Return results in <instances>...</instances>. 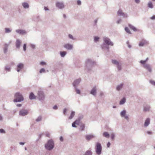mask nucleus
<instances>
[{"mask_svg":"<svg viewBox=\"0 0 155 155\" xmlns=\"http://www.w3.org/2000/svg\"><path fill=\"white\" fill-rule=\"evenodd\" d=\"M66 111H67L66 108H64L63 110V114H65L66 112Z\"/></svg>","mask_w":155,"mask_h":155,"instance_id":"obj_55","label":"nucleus"},{"mask_svg":"<svg viewBox=\"0 0 155 155\" xmlns=\"http://www.w3.org/2000/svg\"><path fill=\"white\" fill-rule=\"evenodd\" d=\"M53 109L54 110H56L58 109V107L57 105H54L53 107Z\"/></svg>","mask_w":155,"mask_h":155,"instance_id":"obj_58","label":"nucleus"},{"mask_svg":"<svg viewBox=\"0 0 155 155\" xmlns=\"http://www.w3.org/2000/svg\"><path fill=\"white\" fill-rule=\"evenodd\" d=\"M101 47L103 50H107V51H109V45L105 43L104 42L101 45Z\"/></svg>","mask_w":155,"mask_h":155,"instance_id":"obj_14","label":"nucleus"},{"mask_svg":"<svg viewBox=\"0 0 155 155\" xmlns=\"http://www.w3.org/2000/svg\"><path fill=\"white\" fill-rule=\"evenodd\" d=\"M21 42L19 39H17L16 42V47L17 48L19 49L20 48Z\"/></svg>","mask_w":155,"mask_h":155,"instance_id":"obj_22","label":"nucleus"},{"mask_svg":"<svg viewBox=\"0 0 155 155\" xmlns=\"http://www.w3.org/2000/svg\"><path fill=\"white\" fill-rule=\"evenodd\" d=\"M81 81V79L78 78L75 80L73 83L72 84L74 88L77 87Z\"/></svg>","mask_w":155,"mask_h":155,"instance_id":"obj_13","label":"nucleus"},{"mask_svg":"<svg viewBox=\"0 0 155 155\" xmlns=\"http://www.w3.org/2000/svg\"><path fill=\"white\" fill-rule=\"evenodd\" d=\"M25 142H20L19 143V144L21 145H23L25 144Z\"/></svg>","mask_w":155,"mask_h":155,"instance_id":"obj_64","label":"nucleus"},{"mask_svg":"<svg viewBox=\"0 0 155 155\" xmlns=\"http://www.w3.org/2000/svg\"><path fill=\"white\" fill-rule=\"evenodd\" d=\"M147 6L148 7L151 9L153 8V5L152 2L150 1L148 2L147 4Z\"/></svg>","mask_w":155,"mask_h":155,"instance_id":"obj_28","label":"nucleus"},{"mask_svg":"<svg viewBox=\"0 0 155 155\" xmlns=\"http://www.w3.org/2000/svg\"><path fill=\"white\" fill-rule=\"evenodd\" d=\"M9 45V44H5L3 48L4 52L5 53H7Z\"/></svg>","mask_w":155,"mask_h":155,"instance_id":"obj_24","label":"nucleus"},{"mask_svg":"<svg viewBox=\"0 0 155 155\" xmlns=\"http://www.w3.org/2000/svg\"><path fill=\"white\" fill-rule=\"evenodd\" d=\"M150 122V119L149 118H147L146 120H145L144 124V126L145 127H147Z\"/></svg>","mask_w":155,"mask_h":155,"instance_id":"obj_21","label":"nucleus"},{"mask_svg":"<svg viewBox=\"0 0 155 155\" xmlns=\"http://www.w3.org/2000/svg\"><path fill=\"white\" fill-rule=\"evenodd\" d=\"M83 116H81L79 117L78 120H79V121H80L81 120V119H82L83 118Z\"/></svg>","mask_w":155,"mask_h":155,"instance_id":"obj_60","label":"nucleus"},{"mask_svg":"<svg viewBox=\"0 0 155 155\" xmlns=\"http://www.w3.org/2000/svg\"><path fill=\"white\" fill-rule=\"evenodd\" d=\"M103 136L106 138H108L110 137V135L107 132H104L103 134Z\"/></svg>","mask_w":155,"mask_h":155,"instance_id":"obj_32","label":"nucleus"},{"mask_svg":"<svg viewBox=\"0 0 155 155\" xmlns=\"http://www.w3.org/2000/svg\"><path fill=\"white\" fill-rule=\"evenodd\" d=\"M126 101V99L125 97H123L120 101V104L122 105L124 104Z\"/></svg>","mask_w":155,"mask_h":155,"instance_id":"obj_27","label":"nucleus"},{"mask_svg":"<svg viewBox=\"0 0 155 155\" xmlns=\"http://www.w3.org/2000/svg\"><path fill=\"white\" fill-rule=\"evenodd\" d=\"M115 134L114 133H112L111 135V139L112 140H114V139Z\"/></svg>","mask_w":155,"mask_h":155,"instance_id":"obj_44","label":"nucleus"},{"mask_svg":"<svg viewBox=\"0 0 155 155\" xmlns=\"http://www.w3.org/2000/svg\"><path fill=\"white\" fill-rule=\"evenodd\" d=\"M54 147V143L52 140H48L47 143L45 145V148L49 151L51 150Z\"/></svg>","mask_w":155,"mask_h":155,"instance_id":"obj_3","label":"nucleus"},{"mask_svg":"<svg viewBox=\"0 0 155 155\" xmlns=\"http://www.w3.org/2000/svg\"><path fill=\"white\" fill-rule=\"evenodd\" d=\"M60 54L61 57H64L67 54V52L65 51H61L60 52Z\"/></svg>","mask_w":155,"mask_h":155,"instance_id":"obj_34","label":"nucleus"},{"mask_svg":"<svg viewBox=\"0 0 155 155\" xmlns=\"http://www.w3.org/2000/svg\"><path fill=\"white\" fill-rule=\"evenodd\" d=\"M103 41L104 42L109 45L113 46L114 45L113 42L111 41L110 40L106 37L103 38Z\"/></svg>","mask_w":155,"mask_h":155,"instance_id":"obj_7","label":"nucleus"},{"mask_svg":"<svg viewBox=\"0 0 155 155\" xmlns=\"http://www.w3.org/2000/svg\"><path fill=\"white\" fill-rule=\"evenodd\" d=\"M125 31L128 33L129 34H131V32L130 31L129 29L127 27H125Z\"/></svg>","mask_w":155,"mask_h":155,"instance_id":"obj_43","label":"nucleus"},{"mask_svg":"<svg viewBox=\"0 0 155 155\" xmlns=\"http://www.w3.org/2000/svg\"><path fill=\"white\" fill-rule=\"evenodd\" d=\"M143 67L144 68L150 72H152V68L150 64H146L143 65Z\"/></svg>","mask_w":155,"mask_h":155,"instance_id":"obj_16","label":"nucleus"},{"mask_svg":"<svg viewBox=\"0 0 155 155\" xmlns=\"http://www.w3.org/2000/svg\"><path fill=\"white\" fill-rule=\"evenodd\" d=\"M68 36L69 38L70 39H71L72 40H76V38H74L73 37V35L70 34H69L68 35Z\"/></svg>","mask_w":155,"mask_h":155,"instance_id":"obj_39","label":"nucleus"},{"mask_svg":"<svg viewBox=\"0 0 155 155\" xmlns=\"http://www.w3.org/2000/svg\"><path fill=\"white\" fill-rule=\"evenodd\" d=\"M46 136L47 137H50V134L48 133H46Z\"/></svg>","mask_w":155,"mask_h":155,"instance_id":"obj_63","label":"nucleus"},{"mask_svg":"<svg viewBox=\"0 0 155 155\" xmlns=\"http://www.w3.org/2000/svg\"><path fill=\"white\" fill-rule=\"evenodd\" d=\"M13 100L14 102H20L24 100L23 95L19 92L16 93L15 94Z\"/></svg>","mask_w":155,"mask_h":155,"instance_id":"obj_2","label":"nucleus"},{"mask_svg":"<svg viewBox=\"0 0 155 155\" xmlns=\"http://www.w3.org/2000/svg\"><path fill=\"white\" fill-rule=\"evenodd\" d=\"M26 44H25L23 45V50L25 51L26 50Z\"/></svg>","mask_w":155,"mask_h":155,"instance_id":"obj_50","label":"nucleus"},{"mask_svg":"<svg viewBox=\"0 0 155 155\" xmlns=\"http://www.w3.org/2000/svg\"><path fill=\"white\" fill-rule=\"evenodd\" d=\"M16 32L20 35H25L27 34V32L24 30L18 29L16 30Z\"/></svg>","mask_w":155,"mask_h":155,"instance_id":"obj_10","label":"nucleus"},{"mask_svg":"<svg viewBox=\"0 0 155 155\" xmlns=\"http://www.w3.org/2000/svg\"><path fill=\"white\" fill-rule=\"evenodd\" d=\"M3 118L1 114H0V121H2L3 120Z\"/></svg>","mask_w":155,"mask_h":155,"instance_id":"obj_54","label":"nucleus"},{"mask_svg":"<svg viewBox=\"0 0 155 155\" xmlns=\"http://www.w3.org/2000/svg\"><path fill=\"white\" fill-rule=\"evenodd\" d=\"M80 127L81 131H83L84 129L85 125L84 124H82L80 125Z\"/></svg>","mask_w":155,"mask_h":155,"instance_id":"obj_40","label":"nucleus"},{"mask_svg":"<svg viewBox=\"0 0 155 155\" xmlns=\"http://www.w3.org/2000/svg\"><path fill=\"white\" fill-rule=\"evenodd\" d=\"M117 15L119 16H122L124 18H127L128 15L127 13L123 12L122 10L120 9L117 12Z\"/></svg>","mask_w":155,"mask_h":155,"instance_id":"obj_8","label":"nucleus"},{"mask_svg":"<svg viewBox=\"0 0 155 155\" xmlns=\"http://www.w3.org/2000/svg\"><path fill=\"white\" fill-rule=\"evenodd\" d=\"M110 142H108L107 144V147H110Z\"/></svg>","mask_w":155,"mask_h":155,"instance_id":"obj_61","label":"nucleus"},{"mask_svg":"<svg viewBox=\"0 0 155 155\" xmlns=\"http://www.w3.org/2000/svg\"><path fill=\"white\" fill-rule=\"evenodd\" d=\"M30 46L33 49H35V45L33 44H31Z\"/></svg>","mask_w":155,"mask_h":155,"instance_id":"obj_48","label":"nucleus"},{"mask_svg":"<svg viewBox=\"0 0 155 155\" xmlns=\"http://www.w3.org/2000/svg\"><path fill=\"white\" fill-rule=\"evenodd\" d=\"M60 140L61 141H63V138L61 136L60 137Z\"/></svg>","mask_w":155,"mask_h":155,"instance_id":"obj_59","label":"nucleus"},{"mask_svg":"<svg viewBox=\"0 0 155 155\" xmlns=\"http://www.w3.org/2000/svg\"><path fill=\"white\" fill-rule=\"evenodd\" d=\"M28 113V110L23 109L20 111L19 115L21 116H24L27 115Z\"/></svg>","mask_w":155,"mask_h":155,"instance_id":"obj_11","label":"nucleus"},{"mask_svg":"<svg viewBox=\"0 0 155 155\" xmlns=\"http://www.w3.org/2000/svg\"><path fill=\"white\" fill-rule=\"evenodd\" d=\"M77 4L78 5H81V2L79 0H78L77 1Z\"/></svg>","mask_w":155,"mask_h":155,"instance_id":"obj_52","label":"nucleus"},{"mask_svg":"<svg viewBox=\"0 0 155 155\" xmlns=\"http://www.w3.org/2000/svg\"><path fill=\"white\" fill-rule=\"evenodd\" d=\"M36 96L35 95L33 92H31L29 95V98L30 100L36 99Z\"/></svg>","mask_w":155,"mask_h":155,"instance_id":"obj_23","label":"nucleus"},{"mask_svg":"<svg viewBox=\"0 0 155 155\" xmlns=\"http://www.w3.org/2000/svg\"><path fill=\"white\" fill-rule=\"evenodd\" d=\"M95 137V136L92 134L87 135L85 136L86 139L87 141H89Z\"/></svg>","mask_w":155,"mask_h":155,"instance_id":"obj_18","label":"nucleus"},{"mask_svg":"<svg viewBox=\"0 0 155 155\" xmlns=\"http://www.w3.org/2000/svg\"><path fill=\"white\" fill-rule=\"evenodd\" d=\"M74 88L77 94H81V91L79 89H78L77 87Z\"/></svg>","mask_w":155,"mask_h":155,"instance_id":"obj_42","label":"nucleus"},{"mask_svg":"<svg viewBox=\"0 0 155 155\" xmlns=\"http://www.w3.org/2000/svg\"><path fill=\"white\" fill-rule=\"evenodd\" d=\"M140 63L142 64H145L146 63V61L141 60L140 61Z\"/></svg>","mask_w":155,"mask_h":155,"instance_id":"obj_47","label":"nucleus"},{"mask_svg":"<svg viewBox=\"0 0 155 155\" xmlns=\"http://www.w3.org/2000/svg\"><path fill=\"white\" fill-rule=\"evenodd\" d=\"M140 0H135V2L137 4H139L140 2Z\"/></svg>","mask_w":155,"mask_h":155,"instance_id":"obj_57","label":"nucleus"},{"mask_svg":"<svg viewBox=\"0 0 155 155\" xmlns=\"http://www.w3.org/2000/svg\"><path fill=\"white\" fill-rule=\"evenodd\" d=\"M150 19L152 20L155 19V15H154L150 18Z\"/></svg>","mask_w":155,"mask_h":155,"instance_id":"obj_56","label":"nucleus"},{"mask_svg":"<svg viewBox=\"0 0 155 155\" xmlns=\"http://www.w3.org/2000/svg\"><path fill=\"white\" fill-rule=\"evenodd\" d=\"M38 98L42 102L45 99V96L44 92L41 90L38 91L37 93Z\"/></svg>","mask_w":155,"mask_h":155,"instance_id":"obj_4","label":"nucleus"},{"mask_svg":"<svg viewBox=\"0 0 155 155\" xmlns=\"http://www.w3.org/2000/svg\"><path fill=\"white\" fill-rule=\"evenodd\" d=\"M92 152L90 150H87L86 151L84 155H92Z\"/></svg>","mask_w":155,"mask_h":155,"instance_id":"obj_35","label":"nucleus"},{"mask_svg":"<svg viewBox=\"0 0 155 155\" xmlns=\"http://www.w3.org/2000/svg\"><path fill=\"white\" fill-rule=\"evenodd\" d=\"M150 106L149 105H146L143 107V110L145 111H148L150 110Z\"/></svg>","mask_w":155,"mask_h":155,"instance_id":"obj_25","label":"nucleus"},{"mask_svg":"<svg viewBox=\"0 0 155 155\" xmlns=\"http://www.w3.org/2000/svg\"><path fill=\"white\" fill-rule=\"evenodd\" d=\"M11 70V67L8 65L5 67V70L8 71H10Z\"/></svg>","mask_w":155,"mask_h":155,"instance_id":"obj_37","label":"nucleus"},{"mask_svg":"<svg viewBox=\"0 0 155 155\" xmlns=\"http://www.w3.org/2000/svg\"><path fill=\"white\" fill-rule=\"evenodd\" d=\"M96 64V62L91 59H87L85 61L86 68L88 70H91Z\"/></svg>","mask_w":155,"mask_h":155,"instance_id":"obj_1","label":"nucleus"},{"mask_svg":"<svg viewBox=\"0 0 155 155\" xmlns=\"http://www.w3.org/2000/svg\"><path fill=\"white\" fill-rule=\"evenodd\" d=\"M150 82L153 85L155 86V82L154 81L151 80L150 81Z\"/></svg>","mask_w":155,"mask_h":155,"instance_id":"obj_46","label":"nucleus"},{"mask_svg":"<svg viewBox=\"0 0 155 155\" xmlns=\"http://www.w3.org/2000/svg\"><path fill=\"white\" fill-rule=\"evenodd\" d=\"M97 88L96 86L94 87L92 90H91L90 93L95 96H96L97 94Z\"/></svg>","mask_w":155,"mask_h":155,"instance_id":"obj_17","label":"nucleus"},{"mask_svg":"<svg viewBox=\"0 0 155 155\" xmlns=\"http://www.w3.org/2000/svg\"><path fill=\"white\" fill-rule=\"evenodd\" d=\"M112 62L116 65L118 71H121L122 70V63L121 62H119L115 60H112Z\"/></svg>","mask_w":155,"mask_h":155,"instance_id":"obj_5","label":"nucleus"},{"mask_svg":"<svg viewBox=\"0 0 155 155\" xmlns=\"http://www.w3.org/2000/svg\"><path fill=\"white\" fill-rule=\"evenodd\" d=\"M129 26L130 29L133 30L134 31H137L136 28L134 26L131 24L129 25Z\"/></svg>","mask_w":155,"mask_h":155,"instance_id":"obj_31","label":"nucleus"},{"mask_svg":"<svg viewBox=\"0 0 155 155\" xmlns=\"http://www.w3.org/2000/svg\"><path fill=\"white\" fill-rule=\"evenodd\" d=\"M64 47L67 50H71L73 49V46L72 45L70 44H67L64 45Z\"/></svg>","mask_w":155,"mask_h":155,"instance_id":"obj_15","label":"nucleus"},{"mask_svg":"<svg viewBox=\"0 0 155 155\" xmlns=\"http://www.w3.org/2000/svg\"><path fill=\"white\" fill-rule=\"evenodd\" d=\"M42 120V116L41 115H40L38 117L37 119H36V121L37 122H38L41 121Z\"/></svg>","mask_w":155,"mask_h":155,"instance_id":"obj_36","label":"nucleus"},{"mask_svg":"<svg viewBox=\"0 0 155 155\" xmlns=\"http://www.w3.org/2000/svg\"><path fill=\"white\" fill-rule=\"evenodd\" d=\"M17 71L19 72L23 68L24 65L23 64L20 63L17 65Z\"/></svg>","mask_w":155,"mask_h":155,"instance_id":"obj_20","label":"nucleus"},{"mask_svg":"<svg viewBox=\"0 0 155 155\" xmlns=\"http://www.w3.org/2000/svg\"><path fill=\"white\" fill-rule=\"evenodd\" d=\"M148 44V41L145 39H142L139 42V45L140 47H143L145 45H146Z\"/></svg>","mask_w":155,"mask_h":155,"instance_id":"obj_12","label":"nucleus"},{"mask_svg":"<svg viewBox=\"0 0 155 155\" xmlns=\"http://www.w3.org/2000/svg\"><path fill=\"white\" fill-rule=\"evenodd\" d=\"M126 113V110H123L120 113V116L122 117H125Z\"/></svg>","mask_w":155,"mask_h":155,"instance_id":"obj_29","label":"nucleus"},{"mask_svg":"<svg viewBox=\"0 0 155 155\" xmlns=\"http://www.w3.org/2000/svg\"><path fill=\"white\" fill-rule=\"evenodd\" d=\"M124 84L123 83H121L117 85L116 87V90L118 91H120L123 87Z\"/></svg>","mask_w":155,"mask_h":155,"instance_id":"obj_19","label":"nucleus"},{"mask_svg":"<svg viewBox=\"0 0 155 155\" xmlns=\"http://www.w3.org/2000/svg\"><path fill=\"white\" fill-rule=\"evenodd\" d=\"M76 122H78V120H76L74 121L73 123H72V126L73 127H76Z\"/></svg>","mask_w":155,"mask_h":155,"instance_id":"obj_41","label":"nucleus"},{"mask_svg":"<svg viewBox=\"0 0 155 155\" xmlns=\"http://www.w3.org/2000/svg\"><path fill=\"white\" fill-rule=\"evenodd\" d=\"M57 7L60 9H62L64 8V3L62 2H57L55 4Z\"/></svg>","mask_w":155,"mask_h":155,"instance_id":"obj_9","label":"nucleus"},{"mask_svg":"<svg viewBox=\"0 0 155 155\" xmlns=\"http://www.w3.org/2000/svg\"><path fill=\"white\" fill-rule=\"evenodd\" d=\"M5 32L6 33H8L11 32L12 31V29L9 28H5Z\"/></svg>","mask_w":155,"mask_h":155,"instance_id":"obj_30","label":"nucleus"},{"mask_svg":"<svg viewBox=\"0 0 155 155\" xmlns=\"http://www.w3.org/2000/svg\"><path fill=\"white\" fill-rule=\"evenodd\" d=\"M45 72V70L44 68H41L40 71L39 72L40 73H41L43 72Z\"/></svg>","mask_w":155,"mask_h":155,"instance_id":"obj_45","label":"nucleus"},{"mask_svg":"<svg viewBox=\"0 0 155 155\" xmlns=\"http://www.w3.org/2000/svg\"><path fill=\"white\" fill-rule=\"evenodd\" d=\"M40 64L41 65H44V64H46V63L45 62H43V61H41L40 62Z\"/></svg>","mask_w":155,"mask_h":155,"instance_id":"obj_62","label":"nucleus"},{"mask_svg":"<svg viewBox=\"0 0 155 155\" xmlns=\"http://www.w3.org/2000/svg\"><path fill=\"white\" fill-rule=\"evenodd\" d=\"M99 38L97 36H95L94 37V41L95 42H97L98 41L99 39Z\"/></svg>","mask_w":155,"mask_h":155,"instance_id":"obj_38","label":"nucleus"},{"mask_svg":"<svg viewBox=\"0 0 155 155\" xmlns=\"http://www.w3.org/2000/svg\"><path fill=\"white\" fill-rule=\"evenodd\" d=\"M124 117V118L126 119L127 121H128L129 118L128 116L127 115H125V117Z\"/></svg>","mask_w":155,"mask_h":155,"instance_id":"obj_53","label":"nucleus"},{"mask_svg":"<svg viewBox=\"0 0 155 155\" xmlns=\"http://www.w3.org/2000/svg\"><path fill=\"white\" fill-rule=\"evenodd\" d=\"M75 114V112L74 111H72L71 112V115L69 117L70 119H72L74 117Z\"/></svg>","mask_w":155,"mask_h":155,"instance_id":"obj_33","label":"nucleus"},{"mask_svg":"<svg viewBox=\"0 0 155 155\" xmlns=\"http://www.w3.org/2000/svg\"><path fill=\"white\" fill-rule=\"evenodd\" d=\"M22 5L25 9L28 8L29 7L28 4L27 2L23 3H22Z\"/></svg>","mask_w":155,"mask_h":155,"instance_id":"obj_26","label":"nucleus"},{"mask_svg":"<svg viewBox=\"0 0 155 155\" xmlns=\"http://www.w3.org/2000/svg\"><path fill=\"white\" fill-rule=\"evenodd\" d=\"M0 132L1 133H5V131L2 129H0Z\"/></svg>","mask_w":155,"mask_h":155,"instance_id":"obj_51","label":"nucleus"},{"mask_svg":"<svg viewBox=\"0 0 155 155\" xmlns=\"http://www.w3.org/2000/svg\"><path fill=\"white\" fill-rule=\"evenodd\" d=\"M122 21V20L120 18L117 21V24H119L121 23Z\"/></svg>","mask_w":155,"mask_h":155,"instance_id":"obj_49","label":"nucleus"},{"mask_svg":"<svg viewBox=\"0 0 155 155\" xmlns=\"http://www.w3.org/2000/svg\"><path fill=\"white\" fill-rule=\"evenodd\" d=\"M102 146L101 144L99 143H96V152L98 155H100L102 151Z\"/></svg>","mask_w":155,"mask_h":155,"instance_id":"obj_6","label":"nucleus"}]
</instances>
